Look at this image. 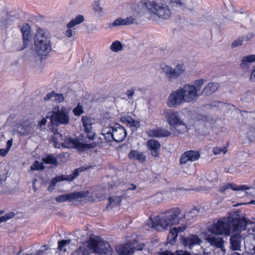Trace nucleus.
Instances as JSON below:
<instances>
[{
  "label": "nucleus",
  "mask_w": 255,
  "mask_h": 255,
  "mask_svg": "<svg viewBox=\"0 0 255 255\" xmlns=\"http://www.w3.org/2000/svg\"><path fill=\"white\" fill-rule=\"evenodd\" d=\"M248 224L253 223L239 214L234 213L228 218L220 219L213 223L208 230L213 234L229 236L232 228L235 232L240 233L246 230Z\"/></svg>",
  "instance_id": "1"
},
{
  "label": "nucleus",
  "mask_w": 255,
  "mask_h": 255,
  "mask_svg": "<svg viewBox=\"0 0 255 255\" xmlns=\"http://www.w3.org/2000/svg\"><path fill=\"white\" fill-rule=\"evenodd\" d=\"M186 214L182 213L178 208H171L164 213L158 216L152 221V228L160 231L167 229L172 226L178 224L185 219Z\"/></svg>",
  "instance_id": "2"
},
{
  "label": "nucleus",
  "mask_w": 255,
  "mask_h": 255,
  "mask_svg": "<svg viewBox=\"0 0 255 255\" xmlns=\"http://www.w3.org/2000/svg\"><path fill=\"white\" fill-rule=\"evenodd\" d=\"M34 43L35 51L41 58L47 55L51 50L49 32L44 29H38L34 36Z\"/></svg>",
  "instance_id": "3"
},
{
  "label": "nucleus",
  "mask_w": 255,
  "mask_h": 255,
  "mask_svg": "<svg viewBox=\"0 0 255 255\" xmlns=\"http://www.w3.org/2000/svg\"><path fill=\"white\" fill-rule=\"evenodd\" d=\"M101 134L107 142H110L113 140L121 142L125 139L127 135L125 128L117 123L103 128Z\"/></svg>",
  "instance_id": "4"
},
{
  "label": "nucleus",
  "mask_w": 255,
  "mask_h": 255,
  "mask_svg": "<svg viewBox=\"0 0 255 255\" xmlns=\"http://www.w3.org/2000/svg\"><path fill=\"white\" fill-rule=\"evenodd\" d=\"M69 110L65 107L60 108L59 106H57L47 114L46 118L50 120L52 125H66L69 122Z\"/></svg>",
  "instance_id": "5"
},
{
  "label": "nucleus",
  "mask_w": 255,
  "mask_h": 255,
  "mask_svg": "<svg viewBox=\"0 0 255 255\" xmlns=\"http://www.w3.org/2000/svg\"><path fill=\"white\" fill-rule=\"evenodd\" d=\"M145 5L149 11L163 19H167L171 16L170 10L165 3L147 1L145 3Z\"/></svg>",
  "instance_id": "6"
},
{
  "label": "nucleus",
  "mask_w": 255,
  "mask_h": 255,
  "mask_svg": "<svg viewBox=\"0 0 255 255\" xmlns=\"http://www.w3.org/2000/svg\"><path fill=\"white\" fill-rule=\"evenodd\" d=\"M161 69L167 81L173 82L183 75L186 68L184 64H178L174 68L170 66L163 65Z\"/></svg>",
  "instance_id": "7"
},
{
  "label": "nucleus",
  "mask_w": 255,
  "mask_h": 255,
  "mask_svg": "<svg viewBox=\"0 0 255 255\" xmlns=\"http://www.w3.org/2000/svg\"><path fill=\"white\" fill-rule=\"evenodd\" d=\"M163 115L167 120V123L173 127L176 128L180 126L187 128V125L180 117L179 113L172 110L167 109L163 111Z\"/></svg>",
  "instance_id": "8"
},
{
  "label": "nucleus",
  "mask_w": 255,
  "mask_h": 255,
  "mask_svg": "<svg viewBox=\"0 0 255 255\" xmlns=\"http://www.w3.org/2000/svg\"><path fill=\"white\" fill-rule=\"evenodd\" d=\"M179 89L185 103L194 102L201 96V94H197L191 84H185Z\"/></svg>",
  "instance_id": "9"
},
{
  "label": "nucleus",
  "mask_w": 255,
  "mask_h": 255,
  "mask_svg": "<svg viewBox=\"0 0 255 255\" xmlns=\"http://www.w3.org/2000/svg\"><path fill=\"white\" fill-rule=\"evenodd\" d=\"M89 194V191L88 190L71 192L58 195L55 198V201L58 202L72 201L74 200H79L85 198L88 196Z\"/></svg>",
  "instance_id": "10"
},
{
  "label": "nucleus",
  "mask_w": 255,
  "mask_h": 255,
  "mask_svg": "<svg viewBox=\"0 0 255 255\" xmlns=\"http://www.w3.org/2000/svg\"><path fill=\"white\" fill-rule=\"evenodd\" d=\"M183 103H185V102L179 88L171 92L167 101V106L169 108H176Z\"/></svg>",
  "instance_id": "11"
},
{
  "label": "nucleus",
  "mask_w": 255,
  "mask_h": 255,
  "mask_svg": "<svg viewBox=\"0 0 255 255\" xmlns=\"http://www.w3.org/2000/svg\"><path fill=\"white\" fill-rule=\"evenodd\" d=\"M200 156L199 152L195 150H188L184 152L181 156L179 163L184 168L187 166L189 162H192L197 160Z\"/></svg>",
  "instance_id": "12"
},
{
  "label": "nucleus",
  "mask_w": 255,
  "mask_h": 255,
  "mask_svg": "<svg viewBox=\"0 0 255 255\" xmlns=\"http://www.w3.org/2000/svg\"><path fill=\"white\" fill-rule=\"evenodd\" d=\"M144 246L143 244H140L135 247L134 244L127 243L116 248V250L119 255H132L135 250H142Z\"/></svg>",
  "instance_id": "13"
},
{
  "label": "nucleus",
  "mask_w": 255,
  "mask_h": 255,
  "mask_svg": "<svg viewBox=\"0 0 255 255\" xmlns=\"http://www.w3.org/2000/svg\"><path fill=\"white\" fill-rule=\"evenodd\" d=\"M180 131L176 129H172V128H171V131H169L167 129L161 128L149 129L147 131L148 135L153 137H167L171 134H172L173 136H175Z\"/></svg>",
  "instance_id": "14"
},
{
  "label": "nucleus",
  "mask_w": 255,
  "mask_h": 255,
  "mask_svg": "<svg viewBox=\"0 0 255 255\" xmlns=\"http://www.w3.org/2000/svg\"><path fill=\"white\" fill-rule=\"evenodd\" d=\"M94 253L98 255H112L110 245L106 241H101L93 245Z\"/></svg>",
  "instance_id": "15"
},
{
  "label": "nucleus",
  "mask_w": 255,
  "mask_h": 255,
  "mask_svg": "<svg viewBox=\"0 0 255 255\" xmlns=\"http://www.w3.org/2000/svg\"><path fill=\"white\" fill-rule=\"evenodd\" d=\"M82 122L87 137L93 140L95 137V133L93 131L91 120L87 117H84L82 118Z\"/></svg>",
  "instance_id": "16"
},
{
  "label": "nucleus",
  "mask_w": 255,
  "mask_h": 255,
  "mask_svg": "<svg viewBox=\"0 0 255 255\" xmlns=\"http://www.w3.org/2000/svg\"><path fill=\"white\" fill-rule=\"evenodd\" d=\"M53 139L55 144H58L61 145L63 147L66 148L71 147V137L67 138L65 135L57 133L55 134Z\"/></svg>",
  "instance_id": "17"
},
{
  "label": "nucleus",
  "mask_w": 255,
  "mask_h": 255,
  "mask_svg": "<svg viewBox=\"0 0 255 255\" xmlns=\"http://www.w3.org/2000/svg\"><path fill=\"white\" fill-rule=\"evenodd\" d=\"M242 236L238 233L231 236L230 239V248L233 251H241Z\"/></svg>",
  "instance_id": "18"
},
{
  "label": "nucleus",
  "mask_w": 255,
  "mask_h": 255,
  "mask_svg": "<svg viewBox=\"0 0 255 255\" xmlns=\"http://www.w3.org/2000/svg\"><path fill=\"white\" fill-rule=\"evenodd\" d=\"M186 228L185 225L171 229L167 237V241L170 245H173L176 241L178 233L183 232Z\"/></svg>",
  "instance_id": "19"
},
{
  "label": "nucleus",
  "mask_w": 255,
  "mask_h": 255,
  "mask_svg": "<svg viewBox=\"0 0 255 255\" xmlns=\"http://www.w3.org/2000/svg\"><path fill=\"white\" fill-rule=\"evenodd\" d=\"M206 240L211 246L220 248L223 252H225L226 250L224 246V240L222 238L216 237L213 235H209L206 237Z\"/></svg>",
  "instance_id": "20"
},
{
  "label": "nucleus",
  "mask_w": 255,
  "mask_h": 255,
  "mask_svg": "<svg viewBox=\"0 0 255 255\" xmlns=\"http://www.w3.org/2000/svg\"><path fill=\"white\" fill-rule=\"evenodd\" d=\"M147 146L150 151L152 156L157 157L160 153V143L155 139H150L147 142Z\"/></svg>",
  "instance_id": "21"
},
{
  "label": "nucleus",
  "mask_w": 255,
  "mask_h": 255,
  "mask_svg": "<svg viewBox=\"0 0 255 255\" xmlns=\"http://www.w3.org/2000/svg\"><path fill=\"white\" fill-rule=\"evenodd\" d=\"M30 26L27 24H23L21 28V31L23 37V46L20 50H23L26 48L30 41V38L31 34H30Z\"/></svg>",
  "instance_id": "22"
},
{
  "label": "nucleus",
  "mask_w": 255,
  "mask_h": 255,
  "mask_svg": "<svg viewBox=\"0 0 255 255\" xmlns=\"http://www.w3.org/2000/svg\"><path fill=\"white\" fill-rule=\"evenodd\" d=\"M200 242L201 240L197 236L191 235L183 239V244L191 250L194 246L200 245Z\"/></svg>",
  "instance_id": "23"
},
{
  "label": "nucleus",
  "mask_w": 255,
  "mask_h": 255,
  "mask_svg": "<svg viewBox=\"0 0 255 255\" xmlns=\"http://www.w3.org/2000/svg\"><path fill=\"white\" fill-rule=\"evenodd\" d=\"M17 132L22 135H26L32 132V125L29 122H24L17 128Z\"/></svg>",
  "instance_id": "24"
},
{
  "label": "nucleus",
  "mask_w": 255,
  "mask_h": 255,
  "mask_svg": "<svg viewBox=\"0 0 255 255\" xmlns=\"http://www.w3.org/2000/svg\"><path fill=\"white\" fill-rule=\"evenodd\" d=\"M251 188V187L248 186L246 185H236L233 186L231 183H227L225 185L221 187L218 191L221 193H224L226 190L229 189L235 191H245L246 190H249Z\"/></svg>",
  "instance_id": "25"
},
{
  "label": "nucleus",
  "mask_w": 255,
  "mask_h": 255,
  "mask_svg": "<svg viewBox=\"0 0 255 255\" xmlns=\"http://www.w3.org/2000/svg\"><path fill=\"white\" fill-rule=\"evenodd\" d=\"M219 84L216 82L209 83L203 89L201 95L205 96H210L214 93L219 88Z\"/></svg>",
  "instance_id": "26"
},
{
  "label": "nucleus",
  "mask_w": 255,
  "mask_h": 255,
  "mask_svg": "<svg viewBox=\"0 0 255 255\" xmlns=\"http://www.w3.org/2000/svg\"><path fill=\"white\" fill-rule=\"evenodd\" d=\"M97 144L94 142L92 144H84L79 141L76 139H71V147H74L79 151H83L86 149L92 148L96 146Z\"/></svg>",
  "instance_id": "27"
},
{
  "label": "nucleus",
  "mask_w": 255,
  "mask_h": 255,
  "mask_svg": "<svg viewBox=\"0 0 255 255\" xmlns=\"http://www.w3.org/2000/svg\"><path fill=\"white\" fill-rule=\"evenodd\" d=\"M255 61V55H249L244 56L240 64L241 68L246 71L249 68L251 64Z\"/></svg>",
  "instance_id": "28"
},
{
  "label": "nucleus",
  "mask_w": 255,
  "mask_h": 255,
  "mask_svg": "<svg viewBox=\"0 0 255 255\" xmlns=\"http://www.w3.org/2000/svg\"><path fill=\"white\" fill-rule=\"evenodd\" d=\"M134 18L132 16L127 17L126 18L119 17L114 20L112 23L114 27L123 25H128L134 23Z\"/></svg>",
  "instance_id": "29"
},
{
  "label": "nucleus",
  "mask_w": 255,
  "mask_h": 255,
  "mask_svg": "<svg viewBox=\"0 0 255 255\" xmlns=\"http://www.w3.org/2000/svg\"><path fill=\"white\" fill-rule=\"evenodd\" d=\"M128 157L131 159L137 160L141 162L145 161L146 156L141 152L136 150H131L128 154Z\"/></svg>",
  "instance_id": "30"
},
{
  "label": "nucleus",
  "mask_w": 255,
  "mask_h": 255,
  "mask_svg": "<svg viewBox=\"0 0 255 255\" xmlns=\"http://www.w3.org/2000/svg\"><path fill=\"white\" fill-rule=\"evenodd\" d=\"M64 175H61L54 177L51 179L49 183V186L48 187V190L49 192L52 191L54 189L56 184L60 181H64Z\"/></svg>",
  "instance_id": "31"
},
{
  "label": "nucleus",
  "mask_w": 255,
  "mask_h": 255,
  "mask_svg": "<svg viewBox=\"0 0 255 255\" xmlns=\"http://www.w3.org/2000/svg\"><path fill=\"white\" fill-rule=\"evenodd\" d=\"M255 98V94L252 91H247L244 93L241 97V100L247 103H250L254 101Z\"/></svg>",
  "instance_id": "32"
},
{
  "label": "nucleus",
  "mask_w": 255,
  "mask_h": 255,
  "mask_svg": "<svg viewBox=\"0 0 255 255\" xmlns=\"http://www.w3.org/2000/svg\"><path fill=\"white\" fill-rule=\"evenodd\" d=\"M84 20V16L82 15H77L75 18L72 19L67 24V28H72L74 26L82 23Z\"/></svg>",
  "instance_id": "33"
},
{
  "label": "nucleus",
  "mask_w": 255,
  "mask_h": 255,
  "mask_svg": "<svg viewBox=\"0 0 255 255\" xmlns=\"http://www.w3.org/2000/svg\"><path fill=\"white\" fill-rule=\"evenodd\" d=\"M42 161L46 164H53L57 165V160L56 158L52 154H48L46 157H43Z\"/></svg>",
  "instance_id": "34"
},
{
  "label": "nucleus",
  "mask_w": 255,
  "mask_h": 255,
  "mask_svg": "<svg viewBox=\"0 0 255 255\" xmlns=\"http://www.w3.org/2000/svg\"><path fill=\"white\" fill-rule=\"evenodd\" d=\"M110 49L114 52H118L123 49V45L120 41L117 40L112 43Z\"/></svg>",
  "instance_id": "35"
},
{
  "label": "nucleus",
  "mask_w": 255,
  "mask_h": 255,
  "mask_svg": "<svg viewBox=\"0 0 255 255\" xmlns=\"http://www.w3.org/2000/svg\"><path fill=\"white\" fill-rule=\"evenodd\" d=\"M71 242L70 239L62 240L58 242V249L60 251H63L64 252H66V249L64 247L67 245H69Z\"/></svg>",
  "instance_id": "36"
},
{
  "label": "nucleus",
  "mask_w": 255,
  "mask_h": 255,
  "mask_svg": "<svg viewBox=\"0 0 255 255\" xmlns=\"http://www.w3.org/2000/svg\"><path fill=\"white\" fill-rule=\"evenodd\" d=\"M204 82V80L203 79L197 80L194 82V84L192 85V86L195 88V90L197 94H201V93L199 92V91L203 85Z\"/></svg>",
  "instance_id": "37"
},
{
  "label": "nucleus",
  "mask_w": 255,
  "mask_h": 255,
  "mask_svg": "<svg viewBox=\"0 0 255 255\" xmlns=\"http://www.w3.org/2000/svg\"><path fill=\"white\" fill-rule=\"evenodd\" d=\"M213 151L215 155H224L227 151V147H215L213 148Z\"/></svg>",
  "instance_id": "38"
},
{
  "label": "nucleus",
  "mask_w": 255,
  "mask_h": 255,
  "mask_svg": "<svg viewBox=\"0 0 255 255\" xmlns=\"http://www.w3.org/2000/svg\"><path fill=\"white\" fill-rule=\"evenodd\" d=\"M45 166L43 163L39 162L38 160L35 161L34 163L30 167V170L32 171L43 170Z\"/></svg>",
  "instance_id": "39"
},
{
  "label": "nucleus",
  "mask_w": 255,
  "mask_h": 255,
  "mask_svg": "<svg viewBox=\"0 0 255 255\" xmlns=\"http://www.w3.org/2000/svg\"><path fill=\"white\" fill-rule=\"evenodd\" d=\"M109 201L110 204H114V206H119L122 201L121 196H114L109 198Z\"/></svg>",
  "instance_id": "40"
},
{
  "label": "nucleus",
  "mask_w": 255,
  "mask_h": 255,
  "mask_svg": "<svg viewBox=\"0 0 255 255\" xmlns=\"http://www.w3.org/2000/svg\"><path fill=\"white\" fill-rule=\"evenodd\" d=\"M160 255H192L187 252H184L182 250H178L176 251L175 254L169 251H165L160 254Z\"/></svg>",
  "instance_id": "41"
},
{
  "label": "nucleus",
  "mask_w": 255,
  "mask_h": 255,
  "mask_svg": "<svg viewBox=\"0 0 255 255\" xmlns=\"http://www.w3.org/2000/svg\"><path fill=\"white\" fill-rule=\"evenodd\" d=\"M193 7V2L192 0H186L183 2L181 8L184 10L185 8L192 9Z\"/></svg>",
  "instance_id": "42"
},
{
  "label": "nucleus",
  "mask_w": 255,
  "mask_h": 255,
  "mask_svg": "<svg viewBox=\"0 0 255 255\" xmlns=\"http://www.w3.org/2000/svg\"><path fill=\"white\" fill-rule=\"evenodd\" d=\"M73 112L75 116H79L84 112L83 107L80 104H78L77 107L73 110Z\"/></svg>",
  "instance_id": "43"
},
{
  "label": "nucleus",
  "mask_w": 255,
  "mask_h": 255,
  "mask_svg": "<svg viewBox=\"0 0 255 255\" xmlns=\"http://www.w3.org/2000/svg\"><path fill=\"white\" fill-rule=\"evenodd\" d=\"M15 214L14 212H10L5 214L4 216L0 217V220L1 223L6 222V221L12 218Z\"/></svg>",
  "instance_id": "44"
},
{
  "label": "nucleus",
  "mask_w": 255,
  "mask_h": 255,
  "mask_svg": "<svg viewBox=\"0 0 255 255\" xmlns=\"http://www.w3.org/2000/svg\"><path fill=\"white\" fill-rule=\"evenodd\" d=\"M244 41V38H242V37H240L237 40L234 41L231 45L232 48H235L237 46H240L242 44L243 42Z\"/></svg>",
  "instance_id": "45"
},
{
  "label": "nucleus",
  "mask_w": 255,
  "mask_h": 255,
  "mask_svg": "<svg viewBox=\"0 0 255 255\" xmlns=\"http://www.w3.org/2000/svg\"><path fill=\"white\" fill-rule=\"evenodd\" d=\"M71 255H88V252L85 249L82 250L80 247L78 250L74 252Z\"/></svg>",
  "instance_id": "46"
},
{
  "label": "nucleus",
  "mask_w": 255,
  "mask_h": 255,
  "mask_svg": "<svg viewBox=\"0 0 255 255\" xmlns=\"http://www.w3.org/2000/svg\"><path fill=\"white\" fill-rule=\"evenodd\" d=\"M54 101L57 103H61L64 101V98L63 94H56L54 96Z\"/></svg>",
  "instance_id": "47"
},
{
  "label": "nucleus",
  "mask_w": 255,
  "mask_h": 255,
  "mask_svg": "<svg viewBox=\"0 0 255 255\" xmlns=\"http://www.w3.org/2000/svg\"><path fill=\"white\" fill-rule=\"evenodd\" d=\"M133 119L130 117H123L122 120L123 122L125 123L129 127L131 126V121Z\"/></svg>",
  "instance_id": "48"
},
{
  "label": "nucleus",
  "mask_w": 255,
  "mask_h": 255,
  "mask_svg": "<svg viewBox=\"0 0 255 255\" xmlns=\"http://www.w3.org/2000/svg\"><path fill=\"white\" fill-rule=\"evenodd\" d=\"M140 126V122L137 121H135L133 119L131 121V126L130 128L132 130L136 129L137 128H139Z\"/></svg>",
  "instance_id": "49"
},
{
  "label": "nucleus",
  "mask_w": 255,
  "mask_h": 255,
  "mask_svg": "<svg viewBox=\"0 0 255 255\" xmlns=\"http://www.w3.org/2000/svg\"><path fill=\"white\" fill-rule=\"evenodd\" d=\"M126 94L128 99L130 100L132 99L133 96L134 94V89L133 88H131V89L128 90Z\"/></svg>",
  "instance_id": "50"
},
{
  "label": "nucleus",
  "mask_w": 255,
  "mask_h": 255,
  "mask_svg": "<svg viewBox=\"0 0 255 255\" xmlns=\"http://www.w3.org/2000/svg\"><path fill=\"white\" fill-rule=\"evenodd\" d=\"M254 37V34L253 33H249L244 36H242V38H244V41H250Z\"/></svg>",
  "instance_id": "51"
},
{
  "label": "nucleus",
  "mask_w": 255,
  "mask_h": 255,
  "mask_svg": "<svg viewBox=\"0 0 255 255\" xmlns=\"http://www.w3.org/2000/svg\"><path fill=\"white\" fill-rule=\"evenodd\" d=\"M68 29L65 31V34L68 37H71L75 34V31L71 29V28Z\"/></svg>",
  "instance_id": "52"
},
{
  "label": "nucleus",
  "mask_w": 255,
  "mask_h": 255,
  "mask_svg": "<svg viewBox=\"0 0 255 255\" xmlns=\"http://www.w3.org/2000/svg\"><path fill=\"white\" fill-rule=\"evenodd\" d=\"M55 95V93L54 91H52L51 92L48 93L45 97H44L43 100L44 101H49L50 100L52 97H54V96Z\"/></svg>",
  "instance_id": "53"
},
{
  "label": "nucleus",
  "mask_w": 255,
  "mask_h": 255,
  "mask_svg": "<svg viewBox=\"0 0 255 255\" xmlns=\"http://www.w3.org/2000/svg\"><path fill=\"white\" fill-rule=\"evenodd\" d=\"M248 135L251 140H255V129L251 130L248 133Z\"/></svg>",
  "instance_id": "54"
},
{
  "label": "nucleus",
  "mask_w": 255,
  "mask_h": 255,
  "mask_svg": "<svg viewBox=\"0 0 255 255\" xmlns=\"http://www.w3.org/2000/svg\"><path fill=\"white\" fill-rule=\"evenodd\" d=\"M250 81L251 82H255V68H254L251 71Z\"/></svg>",
  "instance_id": "55"
},
{
  "label": "nucleus",
  "mask_w": 255,
  "mask_h": 255,
  "mask_svg": "<svg viewBox=\"0 0 255 255\" xmlns=\"http://www.w3.org/2000/svg\"><path fill=\"white\" fill-rule=\"evenodd\" d=\"M93 9L95 12H100L102 10V8L99 4L97 3L96 2L95 4L93 5Z\"/></svg>",
  "instance_id": "56"
},
{
  "label": "nucleus",
  "mask_w": 255,
  "mask_h": 255,
  "mask_svg": "<svg viewBox=\"0 0 255 255\" xmlns=\"http://www.w3.org/2000/svg\"><path fill=\"white\" fill-rule=\"evenodd\" d=\"M8 151L6 149L0 148V155L2 157L5 156L8 153Z\"/></svg>",
  "instance_id": "57"
},
{
  "label": "nucleus",
  "mask_w": 255,
  "mask_h": 255,
  "mask_svg": "<svg viewBox=\"0 0 255 255\" xmlns=\"http://www.w3.org/2000/svg\"><path fill=\"white\" fill-rule=\"evenodd\" d=\"M136 186L133 184H128L126 185V188L127 190H135Z\"/></svg>",
  "instance_id": "58"
},
{
  "label": "nucleus",
  "mask_w": 255,
  "mask_h": 255,
  "mask_svg": "<svg viewBox=\"0 0 255 255\" xmlns=\"http://www.w3.org/2000/svg\"><path fill=\"white\" fill-rule=\"evenodd\" d=\"M12 142L13 140L12 139H10L7 140L6 142V149L9 151L10 148H11L12 145Z\"/></svg>",
  "instance_id": "59"
},
{
  "label": "nucleus",
  "mask_w": 255,
  "mask_h": 255,
  "mask_svg": "<svg viewBox=\"0 0 255 255\" xmlns=\"http://www.w3.org/2000/svg\"><path fill=\"white\" fill-rule=\"evenodd\" d=\"M47 119H48L46 117V118H43L41 121H40L38 123V125L40 127H42L43 126L46 125L47 122Z\"/></svg>",
  "instance_id": "60"
},
{
  "label": "nucleus",
  "mask_w": 255,
  "mask_h": 255,
  "mask_svg": "<svg viewBox=\"0 0 255 255\" xmlns=\"http://www.w3.org/2000/svg\"><path fill=\"white\" fill-rule=\"evenodd\" d=\"M75 178V177H74L73 174H70L67 176L65 175V179L64 180L72 181H73Z\"/></svg>",
  "instance_id": "61"
},
{
  "label": "nucleus",
  "mask_w": 255,
  "mask_h": 255,
  "mask_svg": "<svg viewBox=\"0 0 255 255\" xmlns=\"http://www.w3.org/2000/svg\"><path fill=\"white\" fill-rule=\"evenodd\" d=\"M173 2L176 4V5H178L181 8L183 2H182L181 0H175Z\"/></svg>",
  "instance_id": "62"
},
{
  "label": "nucleus",
  "mask_w": 255,
  "mask_h": 255,
  "mask_svg": "<svg viewBox=\"0 0 255 255\" xmlns=\"http://www.w3.org/2000/svg\"><path fill=\"white\" fill-rule=\"evenodd\" d=\"M7 21L6 20H2L0 21V27H6L7 24Z\"/></svg>",
  "instance_id": "63"
},
{
  "label": "nucleus",
  "mask_w": 255,
  "mask_h": 255,
  "mask_svg": "<svg viewBox=\"0 0 255 255\" xmlns=\"http://www.w3.org/2000/svg\"><path fill=\"white\" fill-rule=\"evenodd\" d=\"M198 213V211L196 209H192L191 211L188 212V214H193L194 216H196Z\"/></svg>",
  "instance_id": "64"
}]
</instances>
